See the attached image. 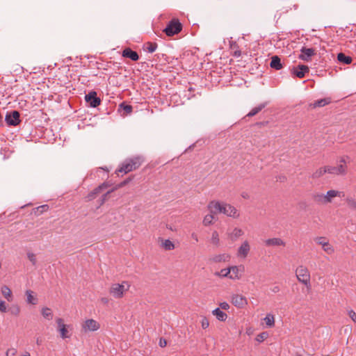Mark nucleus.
I'll use <instances>...</instances> for the list:
<instances>
[{
  "label": "nucleus",
  "instance_id": "33",
  "mask_svg": "<svg viewBox=\"0 0 356 356\" xmlns=\"http://www.w3.org/2000/svg\"><path fill=\"white\" fill-rule=\"evenodd\" d=\"M211 243L215 246H219L220 245V238L219 234L216 231L212 232L211 238Z\"/></svg>",
  "mask_w": 356,
  "mask_h": 356
},
{
  "label": "nucleus",
  "instance_id": "2",
  "mask_svg": "<svg viewBox=\"0 0 356 356\" xmlns=\"http://www.w3.org/2000/svg\"><path fill=\"white\" fill-rule=\"evenodd\" d=\"M209 209L210 214L207 215L203 220V224L205 226L211 225L217 218L216 216L222 212V207L218 202H211L209 204Z\"/></svg>",
  "mask_w": 356,
  "mask_h": 356
},
{
  "label": "nucleus",
  "instance_id": "51",
  "mask_svg": "<svg viewBox=\"0 0 356 356\" xmlns=\"http://www.w3.org/2000/svg\"><path fill=\"white\" fill-rule=\"evenodd\" d=\"M131 180V178H128L126 180H124V181L121 182L119 185H118V187H122L124 186H125L126 184H127Z\"/></svg>",
  "mask_w": 356,
  "mask_h": 356
},
{
  "label": "nucleus",
  "instance_id": "45",
  "mask_svg": "<svg viewBox=\"0 0 356 356\" xmlns=\"http://www.w3.org/2000/svg\"><path fill=\"white\" fill-rule=\"evenodd\" d=\"M201 325L203 329H206L209 325V320L206 317H203L201 321Z\"/></svg>",
  "mask_w": 356,
  "mask_h": 356
},
{
  "label": "nucleus",
  "instance_id": "14",
  "mask_svg": "<svg viewBox=\"0 0 356 356\" xmlns=\"http://www.w3.org/2000/svg\"><path fill=\"white\" fill-rule=\"evenodd\" d=\"M57 323V330L60 333V337L63 339L70 338V334H69V331L67 329V325L64 323V321L61 318H58L56 320Z\"/></svg>",
  "mask_w": 356,
  "mask_h": 356
},
{
  "label": "nucleus",
  "instance_id": "20",
  "mask_svg": "<svg viewBox=\"0 0 356 356\" xmlns=\"http://www.w3.org/2000/svg\"><path fill=\"white\" fill-rule=\"evenodd\" d=\"M300 52L298 58L305 61L310 60L311 57L315 54V50L313 48L302 47Z\"/></svg>",
  "mask_w": 356,
  "mask_h": 356
},
{
  "label": "nucleus",
  "instance_id": "23",
  "mask_svg": "<svg viewBox=\"0 0 356 356\" xmlns=\"http://www.w3.org/2000/svg\"><path fill=\"white\" fill-rule=\"evenodd\" d=\"M325 174H327V169L326 165H324L317 168L315 171H314L311 177L313 179H318Z\"/></svg>",
  "mask_w": 356,
  "mask_h": 356
},
{
  "label": "nucleus",
  "instance_id": "25",
  "mask_svg": "<svg viewBox=\"0 0 356 356\" xmlns=\"http://www.w3.org/2000/svg\"><path fill=\"white\" fill-rule=\"evenodd\" d=\"M3 296L9 302L13 300V293L10 288L7 286H3L1 289Z\"/></svg>",
  "mask_w": 356,
  "mask_h": 356
},
{
  "label": "nucleus",
  "instance_id": "53",
  "mask_svg": "<svg viewBox=\"0 0 356 356\" xmlns=\"http://www.w3.org/2000/svg\"><path fill=\"white\" fill-rule=\"evenodd\" d=\"M191 237L195 241H198V236L197 235L195 234V233H193L191 234Z\"/></svg>",
  "mask_w": 356,
  "mask_h": 356
},
{
  "label": "nucleus",
  "instance_id": "58",
  "mask_svg": "<svg viewBox=\"0 0 356 356\" xmlns=\"http://www.w3.org/2000/svg\"><path fill=\"white\" fill-rule=\"evenodd\" d=\"M219 306H220V308H222V302H220V303L219 304Z\"/></svg>",
  "mask_w": 356,
  "mask_h": 356
},
{
  "label": "nucleus",
  "instance_id": "11",
  "mask_svg": "<svg viewBox=\"0 0 356 356\" xmlns=\"http://www.w3.org/2000/svg\"><path fill=\"white\" fill-rule=\"evenodd\" d=\"M81 327L84 332H94L100 328V324L94 319H88L82 323Z\"/></svg>",
  "mask_w": 356,
  "mask_h": 356
},
{
  "label": "nucleus",
  "instance_id": "5",
  "mask_svg": "<svg viewBox=\"0 0 356 356\" xmlns=\"http://www.w3.org/2000/svg\"><path fill=\"white\" fill-rule=\"evenodd\" d=\"M314 242L321 246L323 250L327 254L332 255L334 253V246L330 243L329 240L325 236H316L314 239Z\"/></svg>",
  "mask_w": 356,
  "mask_h": 356
},
{
  "label": "nucleus",
  "instance_id": "4",
  "mask_svg": "<svg viewBox=\"0 0 356 356\" xmlns=\"http://www.w3.org/2000/svg\"><path fill=\"white\" fill-rule=\"evenodd\" d=\"M129 288V283L124 281L121 284H113L109 292L115 298H121L123 297L124 292L127 291Z\"/></svg>",
  "mask_w": 356,
  "mask_h": 356
},
{
  "label": "nucleus",
  "instance_id": "28",
  "mask_svg": "<svg viewBox=\"0 0 356 356\" xmlns=\"http://www.w3.org/2000/svg\"><path fill=\"white\" fill-rule=\"evenodd\" d=\"M313 200L319 204H326L325 194L317 193L313 195Z\"/></svg>",
  "mask_w": 356,
  "mask_h": 356
},
{
  "label": "nucleus",
  "instance_id": "29",
  "mask_svg": "<svg viewBox=\"0 0 356 356\" xmlns=\"http://www.w3.org/2000/svg\"><path fill=\"white\" fill-rule=\"evenodd\" d=\"M161 247L165 250H172L175 249V244L170 239H161Z\"/></svg>",
  "mask_w": 356,
  "mask_h": 356
},
{
  "label": "nucleus",
  "instance_id": "52",
  "mask_svg": "<svg viewBox=\"0 0 356 356\" xmlns=\"http://www.w3.org/2000/svg\"><path fill=\"white\" fill-rule=\"evenodd\" d=\"M213 261L218 262V261H221L222 257H221V255H218V256H216L215 257H213Z\"/></svg>",
  "mask_w": 356,
  "mask_h": 356
},
{
  "label": "nucleus",
  "instance_id": "3",
  "mask_svg": "<svg viewBox=\"0 0 356 356\" xmlns=\"http://www.w3.org/2000/svg\"><path fill=\"white\" fill-rule=\"evenodd\" d=\"M295 273L296 278L299 282L303 284L307 288L311 286V275L309 270L306 266L303 265L298 266L296 268Z\"/></svg>",
  "mask_w": 356,
  "mask_h": 356
},
{
  "label": "nucleus",
  "instance_id": "21",
  "mask_svg": "<svg viewBox=\"0 0 356 356\" xmlns=\"http://www.w3.org/2000/svg\"><path fill=\"white\" fill-rule=\"evenodd\" d=\"M309 71V67L307 65H299L296 68L293 69V74L297 77L302 79Z\"/></svg>",
  "mask_w": 356,
  "mask_h": 356
},
{
  "label": "nucleus",
  "instance_id": "39",
  "mask_svg": "<svg viewBox=\"0 0 356 356\" xmlns=\"http://www.w3.org/2000/svg\"><path fill=\"white\" fill-rule=\"evenodd\" d=\"M114 191V189H112L111 191H108L107 193H106L105 194H104L101 198L99 200V207H101L102 205H103L104 204V202L108 200V195L113 192Z\"/></svg>",
  "mask_w": 356,
  "mask_h": 356
},
{
  "label": "nucleus",
  "instance_id": "40",
  "mask_svg": "<svg viewBox=\"0 0 356 356\" xmlns=\"http://www.w3.org/2000/svg\"><path fill=\"white\" fill-rule=\"evenodd\" d=\"M120 108L124 111V114L127 115L132 112V106L131 105H126L124 103L120 105Z\"/></svg>",
  "mask_w": 356,
  "mask_h": 356
},
{
  "label": "nucleus",
  "instance_id": "55",
  "mask_svg": "<svg viewBox=\"0 0 356 356\" xmlns=\"http://www.w3.org/2000/svg\"><path fill=\"white\" fill-rule=\"evenodd\" d=\"M40 208H41L42 209V211H45V210H47L48 209V206L47 205H42Z\"/></svg>",
  "mask_w": 356,
  "mask_h": 356
},
{
  "label": "nucleus",
  "instance_id": "26",
  "mask_svg": "<svg viewBox=\"0 0 356 356\" xmlns=\"http://www.w3.org/2000/svg\"><path fill=\"white\" fill-rule=\"evenodd\" d=\"M270 65L272 68L275 70H280L282 68L281 60L277 56H274L272 57Z\"/></svg>",
  "mask_w": 356,
  "mask_h": 356
},
{
  "label": "nucleus",
  "instance_id": "47",
  "mask_svg": "<svg viewBox=\"0 0 356 356\" xmlns=\"http://www.w3.org/2000/svg\"><path fill=\"white\" fill-rule=\"evenodd\" d=\"M7 311L6 302L0 299V312L5 313Z\"/></svg>",
  "mask_w": 356,
  "mask_h": 356
},
{
  "label": "nucleus",
  "instance_id": "59",
  "mask_svg": "<svg viewBox=\"0 0 356 356\" xmlns=\"http://www.w3.org/2000/svg\"><path fill=\"white\" fill-rule=\"evenodd\" d=\"M102 169H103V170H106V171H108V169H107V168H102Z\"/></svg>",
  "mask_w": 356,
  "mask_h": 356
},
{
  "label": "nucleus",
  "instance_id": "42",
  "mask_svg": "<svg viewBox=\"0 0 356 356\" xmlns=\"http://www.w3.org/2000/svg\"><path fill=\"white\" fill-rule=\"evenodd\" d=\"M212 314L216 316L219 321H222V311L220 308H216L213 310Z\"/></svg>",
  "mask_w": 356,
  "mask_h": 356
},
{
  "label": "nucleus",
  "instance_id": "7",
  "mask_svg": "<svg viewBox=\"0 0 356 356\" xmlns=\"http://www.w3.org/2000/svg\"><path fill=\"white\" fill-rule=\"evenodd\" d=\"M244 267L243 266H233L227 268V272L224 273V277L238 280L241 279Z\"/></svg>",
  "mask_w": 356,
  "mask_h": 356
},
{
  "label": "nucleus",
  "instance_id": "12",
  "mask_svg": "<svg viewBox=\"0 0 356 356\" xmlns=\"http://www.w3.org/2000/svg\"><path fill=\"white\" fill-rule=\"evenodd\" d=\"M19 113L17 111H13L7 113L5 120L9 126H17L19 124Z\"/></svg>",
  "mask_w": 356,
  "mask_h": 356
},
{
  "label": "nucleus",
  "instance_id": "49",
  "mask_svg": "<svg viewBox=\"0 0 356 356\" xmlns=\"http://www.w3.org/2000/svg\"><path fill=\"white\" fill-rule=\"evenodd\" d=\"M270 291L273 293H277L280 291V287L278 285H275L270 289Z\"/></svg>",
  "mask_w": 356,
  "mask_h": 356
},
{
  "label": "nucleus",
  "instance_id": "6",
  "mask_svg": "<svg viewBox=\"0 0 356 356\" xmlns=\"http://www.w3.org/2000/svg\"><path fill=\"white\" fill-rule=\"evenodd\" d=\"M181 29L182 25L179 21L178 19H173L168 23L163 31L168 36H172L179 33Z\"/></svg>",
  "mask_w": 356,
  "mask_h": 356
},
{
  "label": "nucleus",
  "instance_id": "24",
  "mask_svg": "<svg viewBox=\"0 0 356 356\" xmlns=\"http://www.w3.org/2000/svg\"><path fill=\"white\" fill-rule=\"evenodd\" d=\"M26 302L30 305H36L38 304V300L36 296H35L34 292L31 290H27L26 291Z\"/></svg>",
  "mask_w": 356,
  "mask_h": 356
},
{
  "label": "nucleus",
  "instance_id": "37",
  "mask_svg": "<svg viewBox=\"0 0 356 356\" xmlns=\"http://www.w3.org/2000/svg\"><path fill=\"white\" fill-rule=\"evenodd\" d=\"M26 256L28 259L30 261V262L32 264L33 266H35L37 264V258L36 254L31 252H28L26 253Z\"/></svg>",
  "mask_w": 356,
  "mask_h": 356
},
{
  "label": "nucleus",
  "instance_id": "38",
  "mask_svg": "<svg viewBox=\"0 0 356 356\" xmlns=\"http://www.w3.org/2000/svg\"><path fill=\"white\" fill-rule=\"evenodd\" d=\"M346 203L350 209L356 210V200L352 197H348L346 198Z\"/></svg>",
  "mask_w": 356,
  "mask_h": 356
},
{
  "label": "nucleus",
  "instance_id": "9",
  "mask_svg": "<svg viewBox=\"0 0 356 356\" xmlns=\"http://www.w3.org/2000/svg\"><path fill=\"white\" fill-rule=\"evenodd\" d=\"M250 244L248 240L243 241L236 251V257L238 259H245L250 252Z\"/></svg>",
  "mask_w": 356,
  "mask_h": 356
},
{
  "label": "nucleus",
  "instance_id": "46",
  "mask_svg": "<svg viewBox=\"0 0 356 356\" xmlns=\"http://www.w3.org/2000/svg\"><path fill=\"white\" fill-rule=\"evenodd\" d=\"M17 354V350L15 348H8L6 353V356H15Z\"/></svg>",
  "mask_w": 356,
  "mask_h": 356
},
{
  "label": "nucleus",
  "instance_id": "27",
  "mask_svg": "<svg viewBox=\"0 0 356 356\" xmlns=\"http://www.w3.org/2000/svg\"><path fill=\"white\" fill-rule=\"evenodd\" d=\"M330 103V99L329 98H323L318 100L315 101L314 103L311 104V106L313 108L316 107H323L325 105H327Z\"/></svg>",
  "mask_w": 356,
  "mask_h": 356
},
{
  "label": "nucleus",
  "instance_id": "54",
  "mask_svg": "<svg viewBox=\"0 0 356 356\" xmlns=\"http://www.w3.org/2000/svg\"><path fill=\"white\" fill-rule=\"evenodd\" d=\"M229 308V305L227 302H224V310L228 309Z\"/></svg>",
  "mask_w": 356,
  "mask_h": 356
},
{
  "label": "nucleus",
  "instance_id": "43",
  "mask_svg": "<svg viewBox=\"0 0 356 356\" xmlns=\"http://www.w3.org/2000/svg\"><path fill=\"white\" fill-rule=\"evenodd\" d=\"M10 310V313L14 316H18L20 313V307L17 305H13Z\"/></svg>",
  "mask_w": 356,
  "mask_h": 356
},
{
  "label": "nucleus",
  "instance_id": "8",
  "mask_svg": "<svg viewBox=\"0 0 356 356\" xmlns=\"http://www.w3.org/2000/svg\"><path fill=\"white\" fill-rule=\"evenodd\" d=\"M226 234L228 241L235 242L244 235V231L239 227H231L227 229Z\"/></svg>",
  "mask_w": 356,
  "mask_h": 356
},
{
  "label": "nucleus",
  "instance_id": "16",
  "mask_svg": "<svg viewBox=\"0 0 356 356\" xmlns=\"http://www.w3.org/2000/svg\"><path fill=\"white\" fill-rule=\"evenodd\" d=\"M109 186V184L106 182H104L100 184L99 186L92 190L90 193L88 194L86 197V200L87 202L92 201L95 199L98 194H99L103 190L107 188Z\"/></svg>",
  "mask_w": 356,
  "mask_h": 356
},
{
  "label": "nucleus",
  "instance_id": "22",
  "mask_svg": "<svg viewBox=\"0 0 356 356\" xmlns=\"http://www.w3.org/2000/svg\"><path fill=\"white\" fill-rule=\"evenodd\" d=\"M122 56L129 58L133 61H136L139 59V56L136 51H133L130 48H126L122 51Z\"/></svg>",
  "mask_w": 356,
  "mask_h": 356
},
{
  "label": "nucleus",
  "instance_id": "57",
  "mask_svg": "<svg viewBox=\"0 0 356 356\" xmlns=\"http://www.w3.org/2000/svg\"><path fill=\"white\" fill-rule=\"evenodd\" d=\"M102 301L104 302V303H107L108 302V299L106 298H102Z\"/></svg>",
  "mask_w": 356,
  "mask_h": 356
},
{
  "label": "nucleus",
  "instance_id": "17",
  "mask_svg": "<svg viewBox=\"0 0 356 356\" xmlns=\"http://www.w3.org/2000/svg\"><path fill=\"white\" fill-rule=\"evenodd\" d=\"M232 303L238 308H243L248 305L247 298L242 295H233L232 297Z\"/></svg>",
  "mask_w": 356,
  "mask_h": 356
},
{
  "label": "nucleus",
  "instance_id": "31",
  "mask_svg": "<svg viewBox=\"0 0 356 356\" xmlns=\"http://www.w3.org/2000/svg\"><path fill=\"white\" fill-rule=\"evenodd\" d=\"M266 104H261L259 106L253 108L246 115V117H252L259 113L264 107Z\"/></svg>",
  "mask_w": 356,
  "mask_h": 356
},
{
  "label": "nucleus",
  "instance_id": "30",
  "mask_svg": "<svg viewBox=\"0 0 356 356\" xmlns=\"http://www.w3.org/2000/svg\"><path fill=\"white\" fill-rule=\"evenodd\" d=\"M229 45H230L231 54H232L236 57L240 56L241 51L239 50L238 47L236 44V43L235 42L230 41Z\"/></svg>",
  "mask_w": 356,
  "mask_h": 356
},
{
  "label": "nucleus",
  "instance_id": "19",
  "mask_svg": "<svg viewBox=\"0 0 356 356\" xmlns=\"http://www.w3.org/2000/svg\"><path fill=\"white\" fill-rule=\"evenodd\" d=\"M344 195L343 193L337 190H329L325 193V202L326 204L332 202L333 200L337 197H341Z\"/></svg>",
  "mask_w": 356,
  "mask_h": 356
},
{
  "label": "nucleus",
  "instance_id": "48",
  "mask_svg": "<svg viewBox=\"0 0 356 356\" xmlns=\"http://www.w3.org/2000/svg\"><path fill=\"white\" fill-rule=\"evenodd\" d=\"M348 314L349 317L355 322L356 323V313L353 310L350 309L348 312Z\"/></svg>",
  "mask_w": 356,
  "mask_h": 356
},
{
  "label": "nucleus",
  "instance_id": "44",
  "mask_svg": "<svg viewBox=\"0 0 356 356\" xmlns=\"http://www.w3.org/2000/svg\"><path fill=\"white\" fill-rule=\"evenodd\" d=\"M268 334L267 332H261L256 337V340L258 342H262L268 337Z\"/></svg>",
  "mask_w": 356,
  "mask_h": 356
},
{
  "label": "nucleus",
  "instance_id": "60",
  "mask_svg": "<svg viewBox=\"0 0 356 356\" xmlns=\"http://www.w3.org/2000/svg\"><path fill=\"white\" fill-rule=\"evenodd\" d=\"M296 356H303V355H297Z\"/></svg>",
  "mask_w": 356,
  "mask_h": 356
},
{
  "label": "nucleus",
  "instance_id": "56",
  "mask_svg": "<svg viewBox=\"0 0 356 356\" xmlns=\"http://www.w3.org/2000/svg\"><path fill=\"white\" fill-rule=\"evenodd\" d=\"M42 343V340L40 338H38L36 340V343L39 346Z\"/></svg>",
  "mask_w": 356,
  "mask_h": 356
},
{
  "label": "nucleus",
  "instance_id": "1",
  "mask_svg": "<svg viewBox=\"0 0 356 356\" xmlns=\"http://www.w3.org/2000/svg\"><path fill=\"white\" fill-rule=\"evenodd\" d=\"M143 162V160L140 156H134L127 159L122 163L120 167L116 170V173L124 172V174H127L135 170L142 165Z\"/></svg>",
  "mask_w": 356,
  "mask_h": 356
},
{
  "label": "nucleus",
  "instance_id": "41",
  "mask_svg": "<svg viewBox=\"0 0 356 356\" xmlns=\"http://www.w3.org/2000/svg\"><path fill=\"white\" fill-rule=\"evenodd\" d=\"M327 169V174L332 175H337V171L336 166H332L330 165H326Z\"/></svg>",
  "mask_w": 356,
  "mask_h": 356
},
{
  "label": "nucleus",
  "instance_id": "10",
  "mask_svg": "<svg viewBox=\"0 0 356 356\" xmlns=\"http://www.w3.org/2000/svg\"><path fill=\"white\" fill-rule=\"evenodd\" d=\"M224 215L233 219H238L241 212L235 206L231 204H224Z\"/></svg>",
  "mask_w": 356,
  "mask_h": 356
},
{
  "label": "nucleus",
  "instance_id": "32",
  "mask_svg": "<svg viewBox=\"0 0 356 356\" xmlns=\"http://www.w3.org/2000/svg\"><path fill=\"white\" fill-rule=\"evenodd\" d=\"M42 315L44 318L51 320L53 318V313L50 308L49 307H44L42 309L41 311Z\"/></svg>",
  "mask_w": 356,
  "mask_h": 356
},
{
  "label": "nucleus",
  "instance_id": "15",
  "mask_svg": "<svg viewBox=\"0 0 356 356\" xmlns=\"http://www.w3.org/2000/svg\"><path fill=\"white\" fill-rule=\"evenodd\" d=\"M266 247H285L286 242L279 237L269 238L264 241Z\"/></svg>",
  "mask_w": 356,
  "mask_h": 356
},
{
  "label": "nucleus",
  "instance_id": "34",
  "mask_svg": "<svg viewBox=\"0 0 356 356\" xmlns=\"http://www.w3.org/2000/svg\"><path fill=\"white\" fill-rule=\"evenodd\" d=\"M339 61L346 64H350L352 62V58L350 56H346L343 53H339L337 56Z\"/></svg>",
  "mask_w": 356,
  "mask_h": 356
},
{
  "label": "nucleus",
  "instance_id": "35",
  "mask_svg": "<svg viewBox=\"0 0 356 356\" xmlns=\"http://www.w3.org/2000/svg\"><path fill=\"white\" fill-rule=\"evenodd\" d=\"M157 44L155 43V42H147L145 44V50L147 51H148L149 53H153L156 51V49H157Z\"/></svg>",
  "mask_w": 356,
  "mask_h": 356
},
{
  "label": "nucleus",
  "instance_id": "18",
  "mask_svg": "<svg viewBox=\"0 0 356 356\" xmlns=\"http://www.w3.org/2000/svg\"><path fill=\"white\" fill-rule=\"evenodd\" d=\"M85 99L86 102L89 103L90 106L93 108L98 106L101 103L100 99L97 97V92L95 91H91L86 95Z\"/></svg>",
  "mask_w": 356,
  "mask_h": 356
},
{
  "label": "nucleus",
  "instance_id": "50",
  "mask_svg": "<svg viewBox=\"0 0 356 356\" xmlns=\"http://www.w3.org/2000/svg\"><path fill=\"white\" fill-rule=\"evenodd\" d=\"M167 345V341L165 339L161 338L159 340V346L161 347H165Z\"/></svg>",
  "mask_w": 356,
  "mask_h": 356
},
{
  "label": "nucleus",
  "instance_id": "36",
  "mask_svg": "<svg viewBox=\"0 0 356 356\" xmlns=\"http://www.w3.org/2000/svg\"><path fill=\"white\" fill-rule=\"evenodd\" d=\"M264 322L266 323V325L270 327H273L274 325H275V318H274V316L273 315H270V314H268L266 315V316L264 318Z\"/></svg>",
  "mask_w": 356,
  "mask_h": 356
},
{
  "label": "nucleus",
  "instance_id": "13",
  "mask_svg": "<svg viewBox=\"0 0 356 356\" xmlns=\"http://www.w3.org/2000/svg\"><path fill=\"white\" fill-rule=\"evenodd\" d=\"M349 159L348 156H343L339 159V163L336 166L337 176H344L348 172L347 160Z\"/></svg>",
  "mask_w": 356,
  "mask_h": 356
}]
</instances>
